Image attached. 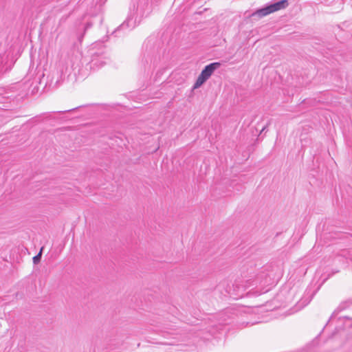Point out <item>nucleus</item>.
<instances>
[{
  "instance_id": "1",
  "label": "nucleus",
  "mask_w": 352,
  "mask_h": 352,
  "mask_svg": "<svg viewBox=\"0 0 352 352\" xmlns=\"http://www.w3.org/2000/svg\"><path fill=\"white\" fill-rule=\"evenodd\" d=\"M220 65L221 63L218 62L212 63L206 65L198 76L193 85V89H195L200 87L212 76L213 72L220 67Z\"/></svg>"
},
{
  "instance_id": "3",
  "label": "nucleus",
  "mask_w": 352,
  "mask_h": 352,
  "mask_svg": "<svg viewBox=\"0 0 352 352\" xmlns=\"http://www.w3.org/2000/svg\"><path fill=\"white\" fill-rule=\"evenodd\" d=\"M42 250H43V248L41 249L38 254L33 257V263L34 264H37L38 263L40 262L41 258V255H42Z\"/></svg>"
},
{
  "instance_id": "2",
  "label": "nucleus",
  "mask_w": 352,
  "mask_h": 352,
  "mask_svg": "<svg viewBox=\"0 0 352 352\" xmlns=\"http://www.w3.org/2000/svg\"><path fill=\"white\" fill-rule=\"evenodd\" d=\"M289 3L287 0H280L274 3L270 4L265 8H261L254 12L252 15H258L259 17L267 16L274 12L286 8Z\"/></svg>"
}]
</instances>
